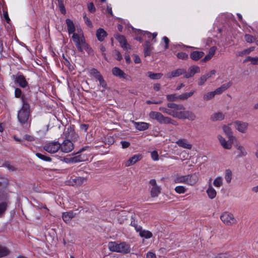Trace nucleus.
<instances>
[{
	"mask_svg": "<svg viewBox=\"0 0 258 258\" xmlns=\"http://www.w3.org/2000/svg\"><path fill=\"white\" fill-rule=\"evenodd\" d=\"M167 107L170 110H165L166 113L174 117L180 119H187L191 121L195 120L196 118V115L193 112L185 110L182 105L169 103Z\"/></svg>",
	"mask_w": 258,
	"mask_h": 258,
	"instance_id": "obj_1",
	"label": "nucleus"
},
{
	"mask_svg": "<svg viewBox=\"0 0 258 258\" xmlns=\"http://www.w3.org/2000/svg\"><path fill=\"white\" fill-rule=\"evenodd\" d=\"M72 39L79 51L83 52L85 50L89 53L92 51L91 48L86 41L82 28L77 29V32L72 36Z\"/></svg>",
	"mask_w": 258,
	"mask_h": 258,
	"instance_id": "obj_2",
	"label": "nucleus"
},
{
	"mask_svg": "<svg viewBox=\"0 0 258 258\" xmlns=\"http://www.w3.org/2000/svg\"><path fill=\"white\" fill-rule=\"evenodd\" d=\"M198 180V176L196 173L185 175H177L174 178L175 183H184L190 186L195 185Z\"/></svg>",
	"mask_w": 258,
	"mask_h": 258,
	"instance_id": "obj_3",
	"label": "nucleus"
},
{
	"mask_svg": "<svg viewBox=\"0 0 258 258\" xmlns=\"http://www.w3.org/2000/svg\"><path fill=\"white\" fill-rule=\"evenodd\" d=\"M30 106L28 103L24 102L17 114V118L20 123L21 125L30 123Z\"/></svg>",
	"mask_w": 258,
	"mask_h": 258,
	"instance_id": "obj_4",
	"label": "nucleus"
},
{
	"mask_svg": "<svg viewBox=\"0 0 258 258\" xmlns=\"http://www.w3.org/2000/svg\"><path fill=\"white\" fill-rule=\"evenodd\" d=\"M108 248L111 251L127 253L130 251V245L125 242H121L119 244L115 242H110L108 243Z\"/></svg>",
	"mask_w": 258,
	"mask_h": 258,
	"instance_id": "obj_5",
	"label": "nucleus"
},
{
	"mask_svg": "<svg viewBox=\"0 0 258 258\" xmlns=\"http://www.w3.org/2000/svg\"><path fill=\"white\" fill-rule=\"evenodd\" d=\"M89 75L91 77H93L96 79L99 83V86L102 87L104 91L107 88V84L103 77L100 73L95 69H92L89 71Z\"/></svg>",
	"mask_w": 258,
	"mask_h": 258,
	"instance_id": "obj_6",
	"label": "nucleus"
},
{
	"mask_svg": "<svg viewBox=\"0 0 258 258\" xmlns=\"http://www.w3.org/2000/svg\"><path fill=\"white\" fill-rule=\"evenodd\" d=\"M220 219L223 223L228 226H231L237 223V220L233 214L229 212H225L222 213L220 216Z\"/></svg>",
	"mask_w": 258,
	"mask_h": 258,
	"instance_id": "obj_7",
	"label": "nucleus"
},
{
	"mask_svg": "<svg viewBox=\"0 0 258 258\" xmlns=\"http://www.w3.org/2000/svg\"><path fill=\"white\" fill-rule=\"evenodd\" d=\"M149 117L153 119H155L160 123H168L170 122V118L164 116L161 113L157 111H151Z\"/></svg>",
	"mask_w": 258,
	"mask_h": 258,
	"instance_id": "obj_8",
	"label": "nucleus"
},
{
	"mask_svg": "<svg viewBox=\"0 0 258 258\" xmlns=\"http://www.w3.org/2000/svg\"><path fill=\"white\" fill-rule=\"evenodd\" d=\"M60 148V144L58 142H48L43 147L44 150L50 154L57 152Z\"/></svg>",
	"mask_w": 258,
	"mask_h": 258,
	"instance_id": "obj_9",
	"label": "nucleus"
},
{
	"mask_svg": "<svg viewBox=\"0 0 258 258\" xmlns=\"http://www.w3.org/2000/svg\"><path fill=\"white\" fill-rule=\"evenodd\" d=\"M150 186L151 196L153 198L157 197L161 192V187L158 185L154 179L150 180L149 182Z\"/></svg>",
	"mask_w": 258,
	"mask_h": 258,
	"instance_id": "obj_10",
	"label": "nucleus"
},
{
	"mask_svg": "<svg viewBox=\"0 0 258 258\" xmlns=\"http://www.w3.org/2000/svg\"><path fill=\"white\" fill-rule=\"evenodd\" d=\"M86 181L87 179L83 177H72L67 181V184L78 187L84 183Z\"/></svg>",
	"mask_w": 258,
	"mask_h": 258,
	"instance_id": "obj_11",
	"label": "nucleus"
},
{
	"mask_svg": "<svg viewBox=\"0 0 258 258\" xmlns=\"http://www.w3.org/2000/svg\"><path fill=\"white\" fill-rule=\"evenodd\" d=\"M234 128L241 133L244 134L246 132L248 124L246 122L242 121L236 120L231 123Z\"/></svg>",
	"mask_w": 258,
	"mask_h": 258,
	"instance_id": "obj_12",
	"label": "nucleus"
},
{
	"mask_svg": "<svg viewBox=\"0 0 258 258\" xmlns=\"http://www.w3.org/2000/svg\"><path fill=\"white\" fill-rule=\"evenodd\" d=\"M115 37L119 42L122 48L125 50L126 52H130L131 49V47L130 44L127 43L125 37L119 34L116 35Z\"/></svg>",
	"mask_w": 258,
	"mask_h": 258,
	"instance_id": "obj_13",
	"label": "nucleus"
},
{
	"mask_svg": "<svg viewBox=\"0 0 258 258\" xmlns=\"http://www.w3.org/2000/svg\"><path fill=\"white\" fill-rule=\"evenodd\" d=\"M66 23L67 24L68 32L69 35L72 34L73 35L74 33H76V32H77L78 28H81L80 26H75L73 21L70 19H66Z\"/></svg>",
	"mask_w": 258,
	"mask_h": 258,
	"instance_id": "obj_14",
	"label": "nucleus"
},
{
	"mask_svg": "<svg viewBox=\"0 0 258 258\" xmlns=\"http://www.w3.org/2000/svg\"><path fill=\"white\" fill-rule=\"evenodd\" d=\"M60 149L64 153H69L73 150L74 145L70 140H67L60 145Z\"/></svg>",
	"mask_w": 258,
	"mask_h": 258,
	"instance_id": "obj_15",
	"label": "nucleus"
},
{
	"mask_svg": "<svg viewBox=\"0 0 258 258\" xmlns=\"http://www.w3.org/2000/svg\"><path fill=\"white\" fill-rule=\"evenodd\" d=\"M13 78L14 81L18 83L20 87L25 88L28 86V83L24 76L22 75L17 74L16 76H13Z\"/></svg>",
	"mask_w": 258,
	"mask_h": 258,
	"instance_id": "obj_16",
	"label": "nucleus"
},
{
	"mask_svg": "<svg viewBox=\"0 0 258 258\" xmlns=\"http://www.w3.org/2000/svg\"><path fill=\"white\" fill-rule=\"evenodd\" d=\"M217 138L220 143V145L224 149L229 150L232 148V141H226L225 139L220 135H218Z\"/></svg>",
	"mask_w": 258,
	"mask_h": 258,
	"instance_id": "obj_17",
	"label": "nucleus"
},
{
	"mask_svg": "<svg viewBox=\"0 0 258 258\" xmlns=\"http://www.w3.org/2000/svg\"><path fill=\"white\" fill-rule=\"evenodd\" d=\"M112 73L115 76L128 80L130 78L127 75L125 74L123 71L118 67H114L112 69Z\"/></svg>",
	"mask_w": 258,
	"mask_h": 258,
	"instance_id": "obj_18",
	"label": "nucleus"
},
{
	"mask_svg": "<svg viewBox=\"0 0 258 258\" xmlns=\"http://www.w3.org/2000/svg\"><path fill=\"white\" fill-rule=\"evenodd\" d=\"M200 73V68L198 66H192L190 67L187 73H185L184 77L189 78L193 77L196 74Z\"/></svg>",
	"mask_w": 258,
	"mask_h": 258,
	"instance_id": "obj_19",
	"label": "nucleus"
},
{
	"mask_svg": "<svg viewBox=\"0 0 258 258\" xmlns=\"http://www.w3.org/2000/svg\"><path fill=\"white\" fill-rule=\"evenodd\" d=\"M142 158L141 154H136L130 158L124 163L125 166L129 167L136 163Z\"/></svg>",
	"mask_w": 258,
	"mask_h": 258,
	"instance_id": "obj_20",
	"label": "nucleus"
},
{
	"mask_svg": "<svg viewBox=\"0 0 258 258\" xmlns=\"http://www.w3.org/2000/svg\"><path fill=\"white\" fill-rule=\"evenodd\" d=\"M185 73V70L184 69H178L167 73L165 75V77L168 79H171L173 77H178Z\"/></svg>",
	"mask_w": 258,
	"mask_h": 258,
	"instance_id": "obj_21",
	"label": "nucleus"
},
{
	"mask_svg": "<svg viewBox=\"0 0 258 258\" xmlns=\"http://www.w3.org/2000/svg\"><path fill=\"white\" fill-rule=\"evenodd\" d=\"M133 123L136 128L140 131H143L147 130L150 124L145 122H136L133 121Z\"/></svg>",
	"mask_w": 258,
	"mask_h": 258,
	"instance_id": "obj_22",
	"label": "nucleus"
},
{
	"mask_svg": "<svg viewBox=\"0 0 258 258\" xmlns=\"http://www.w3.org/2000/svg\"><path fill=\"white\" fill-rule=\"evenodd\" d=\"M176 144L184 149H191L192 148V145L186 139H179L176 142Z\"/></svg>",
	"mask_w": 258,
	"mask_h": 258,
	"instance_id": "obj_23",
	"label": "nucleus"
},
{
	"mask_svg": "<svg viewBox=\"0 0 258 258\" xmlns=\"http://www.w3.org/2000/svg\"><path fill=\"white\" fill-rule=\"evenodd\" d=\"M235 148L237 150L238 156L241 157L245 156L247 155V151L245 148L239 143H236Z\"/></svg>",
	"mask_w": 258,
	"mask_h": 258,
	"instance_id": "obj_24",
	"label": "nucleus"
},
{
	"mask_svg": "<svg viewBox=\"0 0 258 258\" xmlns=\"http://www.w3.org/2000/svg\"><path fill=\"white\" fill-rule=\"evenodd\" d=\"M225 114L221 112H216L213 113L210 117V119L213 121H221L224 119Z\"/></svg>",
	"mask_w": 258,
	"mask_h": 258,
	"instance_id": "obj_25",
	"label": "nucleus"
},
{
	"mask_svg": "<svg viewBox=\"0 0 258 258\" xmlns=\"http://www.w3.org/2000/svg\"><path fill=\"white\" fill-rule=\"evenodd\" d=\"M231 86V83L228 82L221 85L220 87L217 88L214 92L216 95H219L222 94L224 91L228 89Z\"/></svg>",
	"mask_w": 258,
	"mask_h": 258,
	"instance_id": "obj_26",
	"label": "nucleus"
},
{
	"mask_svg": "<svg viewBox=\"0 0 258 258\" xmlns=\"http://www.w3.org/2000/svg\"><path fill=\"white\" fill-rule=\"evenodd\" d=\"M138 232L140 236L146 239L150 238L152 236V233L148 230H143L141 228H138Z\"/></svg>",
	"mask_w": 258,
	"mask_h": 258,
	"instance_id": "obj_27",
	"label": "nucleus"
},
{
	"mask_svg": "<svg viewBox=\"0 0 258 258\" xmlns=\"http://www.w3.org/2000/svg\"><path fill=\"white\" fill-rule=\"evenodd\" d=\"M206 192L209 198L211 200L214 199L217 195V192L215 189L211 184L209 185L208 187L206 190Z\"/></svg>",
	"mask_w": 258,
	"mask_h": 258,
	"instance_id": "obj_28",
	"label": "nucleus"
},
{
	"mask_svg": "<svg viewBox=\"0 0 258 258\" xmlns=\"http://www.w3.org/2000/svg\"><path fill=\"white\" fill-rule=\"evenodd\" d=\"M204 55V53L203 51H194L190 53V56L192 60L197 61L202 58Z\"/></svg>",
	"mask_w": 258,
	"mask_h": 258,
	"instance_id": "obj_29",
	"label": "nucleus"
},
{
	"mask_svg": "<svg viewBox=\"0 0 258 258\" xmlns=\"http://www.w3.org/2000/svg\"><path fill=\"white\" fill-rule=\"evenodd\" d=\"M75 216V214L73 212H64L62 213V218L63 220L66 222H70L73 218Z\"/></svg>",
	"mask_w": 258,
	"mask_h": 258,
	"instance_id": "obj_30",
	"label": "nucleus"
},
{
	"mask_svg": "<svg viewBox=\"0 0 258 258\" xmlns=\"http://www.w3.org/2000/svg\"><path fill=\"white\" fill-rule=\"evenodd\" d=\"M106 36L107 33L103 29L99 28L97 30L96 36L99 41H103Z\"/></svg>",
	"mask_w": 258,
	"mask_h": 258,
	"instance_id": "obj_31",
	"label": "nucleus"
},
{
	"mask_svg": "<svg viewBox=\"0 0 258 258\" xmlns=\"http://www.w3.org/2000/svg\"><path fill=\"white\" fill-rule=\"evenodd\" d=\"M223 179L221 176H217L213 180V185L216 188H220L223 185Z\"/></svg>",
	"mask_w": 258,
	"mask_h": 258,
	"instance_id": "obj_32",
	"label": "nucleus"
},
{
	"mask_svg": "<svg viewBox=\"0 0 258 258\" xmlns=\"http://www.w3.org/2000/svg\"><path fill=\"white\" fill-rule=\"evenodd\" d=\"M255 49L254 47H251L247 49H245L242 51H237L236 53L237 56H242L249 54L251 52L253 51Z\"/></svg>",
	"mask_w": 258,
	"mask_h": 258,
	"instance_id": "obj_33",
	"label": "nucleus"
},
{
	"mask_svg": "<svg viewBox=\"0 0 258 258\" xmlns=\"http://www.w3.org/2000/svg\"><path fill=\"white\" fill-rule=\"evenodd\" d=\"M224 178L227 183H230L231 182L232 178V172L230 169H227L225 170Z\"/></svg>",
	"mask_w": 258,
	"mask_h": 258,
	"instance_id": "obj_34",
	"label": "nucleus"
},
{
	"mask_svg": "<svg viewBox=\"0 0 258 258\" xmlns=\"http://www.w3.org/2000/svg\"><path fill=\"white\" fill-rule=\"evenodd\" d=\"M140 34L141 35H143V37H144L145 38H146V37L150 38V37H152L153 39H154L155 38H156L157 35V33H156V32H155V33H153L152 34L151 33H150L149 32L143 31L141 30H140Z\"/></svg>",
	"mask_w": 258,
	"mask_h": 258,
	"instance_id": "obj_35",
	"label": "nucleus"
},
{
	"mask_svg": "<svg viewBox=\"0 0 258 258\" xmlns=\"http://www.w3.org/2000/svg\"><path fill=\"white\" fill-rule=\"evenodd\" d=\"M215 96L214 91L209 92L205 93L203 95V100L205 101H207L213 99Z\"/></svg>",
	"mask_w": 258,
	"mask_h": 258,
	"instance_id": "obj_36",
	"label": "nucleus"
},
{
	"mask_svg": "<svg viewBox=\"0 0 258 258\" xmlns=\"http://www.w3.org/2000/svg\"><path fill=\"white\" fill-rule=\"evenodd\" d=\"M215 52V49L214 47H212L209 53L203 59L202 61L204 62H206L210 59H211V58L213 56L214 53Z\"/></svg>",
	"mask_w": 258,
	"mask_h": 258,
	"instance_id": "obj_37",
	"label": "nucleus"
},
{
	"mask_svg": "<svg viewBox=\"0 0 258 258\" xmlns=\"http://www.w3.org/2000/svg\"><path fill=\"white\" fill-rule=\"evenodd\" d=\"M147 74L150 79L152 80H157L160 79L163 76L161 73H153L151 72H148Z\"/></svg>",
	"mask_w": 258,
	"mask_h": 258,
	"instance_id": "obj_38",
	"label": "nucleus"
},
{
	"mask_svg": "<svg viewBox=\"0 0 258 258\" xmlns=\"http://www.w3.org/2000/svg\"><path fill=\"white\" fill-rule=\"evenodd\" d=\"M87 159V158L82 157V155H80L79 156H77L74 157L73 158H71L70 159L69 161L71 162L76 163V162H80L84 161Z\"/></svg>",
	"mask_w": 258,
	"mask_h": 258,
	"instance_id": "obj_39",
	"label": "nucleus"
},
{
	"mask_svg": "<svg viewBox=\"0 0 258 258\" xmlns=\"http://www.w3.org/2000/svg\"><path fill=\"white\" fill-rule=\"evenodd\" d=\"M247 61H250L251 63L253 65H257L258 57L247 56L244 60V62H246Z\"/></svg>",
	"mask_w": 258,
	"mask_h": 258,
	"instance_id": "obj_40",
	"label": "nucleus"
},
{
	"mask_svg": "<svg viewBox=\"0 0 258 258\" xmlns=\"http://www.w3.org/2000/svg\"><path fill=\"white\" fill-rule=\"evenodd\" d=\"M194 91L184 93L181 95H179L178 97L179 98L180 100H184L191 97L194 94Z\"/></svg>",
	"mask_w": 258,
	"mask_h": 258,
	"instance_id": "obj_41",
	"label": "nucleus"
},
{
	"mask_svg": "<svg viewBox=\"0 0 258 258\" xmlns=\"http://www.w3.org/2000/svg\"><path fill=\"white\" fill-rule=\"evenodd\" d=\"M151 51V45L148 41H146L144 44V53L145 56H148L150 55V52Z\"/></svg>",
	"mask_w": 258,
	"mask_h": 258,
	"instance_id": "obj_42",
	"label": "nucleus"
},
{
	"mask_svg": "<svg viewBox=\"0 0 258 258\" xmlns=\"http://www.w3.org/2000/svg\"><path fill=\"white\" fill-rule=\"evenodd\" d=\"M174 190L176 193L178 194H182L186 191L187 189L184 186L178 185L175 187Z\"/></svg>",
	"mask_w": 258,
	"mask_h": 258,
	"instance_id": "obj_43",
	"label": "nucleus"
},
{
	"mask_svg": "<svg viewBox=\"0 0 258 258\" xmlns=\"http://www.w3.org/2000/svg\"><path fill=\"white\" fill-rule=\"evenodd\" d=\"M256 39L257 37H254L249 34H246L244 36L245 40L249 43H253L254 41L255 42Z\"/></svg>",
	"mask_w": 258,
	"mask_h": 258,
	"instance_id": "obj_44",
	"label": "nucleus"
},
{
	"mask_svg": "<svg viewBox=\"0 0 258 258\" xmlns=\"http://www.w3.org/2000/svg\"><path fill=\"white\" fill-rule=\"evenodd\" d=\"M224 133L228 136L231 137L232 134V132L230 127L229 125H224L222 127Z\"/></svg>",
	"mask_w": 258,
	"mask_h": 258,
	"instance_id": "obj_45",
	"label": "nucleus"
},
{
	"mask_svg": "<svg viewBox=\"0 0 258 258\" xmlns=\"http://www.w3.org/2000/svg\"><path fill=\"white\" fill-rule=\"evenodd\" d=\"M179 95H177L175 94H172L167 95V99L169 101H174L180 100L179 98L178 97Z\"/></svg>",
	"mask_w": 258,
	"mask_h": 258,
	"instance_id": "obj_46",
	"label": "nucleus"
},
{
	"mask_svg": "<svg viewBox=\"0 0 258 258\" xmlns=\"http://www.w3.org/2000/svg\"><path fill=\"white\" fill-rule=\"evenodd\" d=\"M208 79V77L206 74L202 75L198 80V85L199 86L203 85Z\"/></svg>",
	"mask_w": 258,
	"mask_h": 258,
	"instance_id": "obj_47",
	"label": "nucleus"
},
{
	"mask_svg": "<svg viewBox=\"0 0 258 258\" xmlns=\"http://www.w3.org/2000/svg\"><path fill=\"white\" fill-rule=\"evenodd\" d=\"M9 253V251L6 247L0 246V257L8 255Z\"/></svg>",
	"mask_w": 258,
	"mask_h": 258,
	"instance_id": "obj_48",
	"label": "nucleus"
},
{
	"mask_svg": "<svg viewBox=\"0 0 258 258\" xmlns=\"http://www.w3.org/2000/svg\"><path fill=\"white\" fill-rule=\"evenodd\" d=\"M112 55L113 57L117 60L120 61L122 59V55L118 51L116 50H115L113 51Z\"/></svg>",
	"mask_w": 258,
	"mask_h": 258,
	"instance_id": "obj_49",
	"label": "nucleus"
},
{
	"mask_svg": "<svg viewBox=\"0 0 258 258\" xmlns=\"http://www.w3.org/2000/svg\"><path fill=\"white\" fill-rule=\"evenodd\" d=\"M36 155L37 157H38L39 158H40L44 161H48V162H50L51 161V159L50 157L45 156L40 153H36Z\"/></svg>",
	"mask_w": 258,
	"mask_h": 258,
	"instance_id": "obj_50",
	"label": "nucleus"
},
{
	"mask_svg": "<svg viewBox=\"0 0 258 258\" xmlns=\"http://www.w3.org/2000/svg\"><path fill=\"white\" fill-rule=\"evenodd\" d=\"M176 56L178 58L181 59H187L188 58L187 54L183 52H178L176 54Z\"/></svg>",
	"mask_w": 258,
	"mask_h": 258,
	"instance_id": "obj_51",
	"label": "nucleus"
},
{
	"mask_svg": "<svg viewBox=\"0 0 258 258\" xmlns=\"http://www.w3.org/2000/svg\"><path fill=\"white\" fill-rule=\"evenodd\" d=\"M152 159L154 161H157L159 159L158 154L157 151H154L151 153Z\"/></svg>",
	"mask_w": 258,
	"mask_h": 258,
	"instance_id": "obj_52",
	"label": "nucleus"
},
{
	"mask_svg": "<svg viewBox=\"0 0 258 258\" xmlns=\"http://www.w3.org/2000/svg\"><path fill=\"white\" fill-rule=\"evenodd\" d=\"M84 20L86 24L89 27H92V24L90 20L87 17L86 15L83 16Z\"/></svg>",
	"mask_w": 258,
	"mask_h": 258,
	"instance_id": "obj_53",
	"label": "nucleus"
},
{
	"mask_svg": "<svg viewBox=\"0 0 258 258\" xmlns=\"http://www.w3.org/2000/svg\"><path fill=\"white\" fill-rule=\"evenodd\" d=\"M7 208V204L5 203L0 204V215L4 213Z\"/></svg>",
	"mask_w": 258,
	"mask_h": 258,
	"instance_id": "obj_54",
	"label": "nucleus"
},
{
	"mask_svg": "<svg viewBox=\"0 0 258 258\" xmlns=\"http://www.w3.org/2000/svg\"><path fill=\"white\" fill-rule=\"evenodd\" d=\"M162 39L165 43V45L164 46V49H167L168 48L169 39L166 36L163 37Z\"/></svg>",
	"mask_w": 258,
	"mask_h": 258,
	"instance_id": "obj_55",
	"label": "nucleus"
},
{
	"mask_svg": "<svg viewBox=\"0 0 258 258\" xmlns=\"http://www.w3.org/2000/svg\"><path fill=\"white\" fill-rule=\"evenodd\" d=\"M88 9L89 11L91 13L94 12L96 10L94 4L92 3H90L88 5Z\"/></svg>",
	"mask_w": 258,
	"mask_h": 258,
	"instance_id": "obj_56",
	"label": "nucleus"
},
{
	"mask_svg": "<svg viewBox=\"0 0 258 258\" xmlns=\"http://www.w3.org/2000/svg\"><path fill=\"white\" fill-rule=\"evenodd\" d=\"M216 258H232V256L228 253H221Z\"/></svg>",
	"mask_w": 258,
	"mask_h": 258,
	"instance_id": "obj_57",
	"label": "nucleus"
},
{
	"mask_svg": "<svg viewBox=\"0 0 258 258\" xmlns=\"http://www.w3.org/2000/svg\"><path fill=\"white\" fill-rule=\"evenodd\" d=\"M147 258H156V255L155 253L152 251H149L146 254Z\"/></svg>",
	"mask_w": 258,
	"mask_h": 258,
	"instance_id": "obj_58",
	"label": "nucleus"
},
{
	"mask_svg": "<svg viewBox=\"0 0 258 258\" xmlns=\"http://www.w3.org/2000/svg\"><path fill=\"white\" fill-rule=\"evenodd\" d=\"M59 8L60 11L62 14H65L66 13L65 7L62 3H59Z\"/></svg>",
	"mask_w": 258,
	"mask_h": 258,
	"instance_id": "obj_59",
	"label": "nucleus"
},
{
	"mask_svg": "<svg viewBox=\"0 0 258 258\" xmlns=\"http://www.w3.org/2000/svg\"><path fill=\"white\" fill-rule=\"evenodd\" d=\"M121 144L122 146V148L123 149L128 148L130 145V143L126 141H121Z\"/></svg>",
	"mask_w": 258,
	"mask_h": 258,
	"instance_id": "obj_60",
	"label": "nucleus"
},
{
	"mask_svg": "<svg viewBox=\"0 0 258 258\" xmlns=\"http://www.w3.org/2000/svg\"><path fill=\"white\" fill-rule=\"evenodd\" d=\"M131 225L135 227V229L137 232H138V228H141L140 226L138 225L137 222L135 221H132L131 223Z\"/></svg>",
	"mask_w": 258,
	"mask_h": 258,
	"instance_id": "obj_61",
	"label": "nucleus"
},
{
	"mask_svg": "<svg viewBox=\"0 0 258 258\" xmlns=\"http://www.w3.org/2000/svg\"><path fill=\"white\" fill-rule=\"evenodd\" d=\"M21 90L19 88H16L15 91V94L16 97H20L21 95Z\"/></svg>",
	"mask_w": 258,
	"mask_h": 258,
	"instance_id": "obj_62",
	"label": "nucleus"
},
{
	"mask_svg": "<svg viewBox=\"0 0 258 258\" xmlns=\"http://www.w3.org/2000/svg\"><path fill=\"white\" fill-rule=\"evenodd\" d=\"M133 57H134V60L135 63H139L141 62V59H140V58L139 57V56L135 54L133 55Z\"/></svg>",
	"mask_w": 258,
	"mask_h": 258,
	"instance_id": "obj_63",
	"label": "nucleus"
},
{
	"mask_svg": "<svg viewBox=\"0 0 258 258\" xmlns=\"http://www.w3.org/2000/svg\"><path fill=\"white\" fill-rule=\"evenodd\" d=\"M216 73V71L214 70H213L209 72V73L206 74V75L207 76L208 78L209 79L210 77H211L212 76L215 75Z\"/></svg>",
	"mask_w": 258,
	"mask_h": 258,
	"instance_id": "obj_64",
	"label": "nucleus"
}]
</instances>
